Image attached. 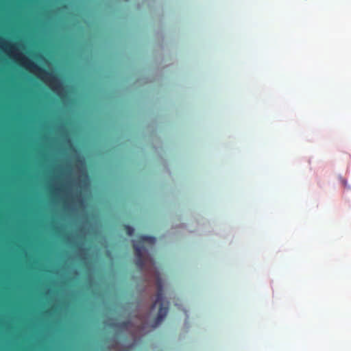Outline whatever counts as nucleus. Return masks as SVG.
<instances>
[{
  "mask_svg": "<svg viewBox=\"0 0 351 351\" xmlns=\"http://www.w3.org/2000/svg\"><path fill=\"white\" fill-rule=\"evenodd\" d=\"M168 306V302L165 300V298L164 296L161 280L158 278L157 279L156 298L151 306V311H153L157 306L158 307L157 316L153 326L154 327L158 326L165 318L169 310Z\"/></svg>",
  "mask_w": 351,
  "mask_h": 351,
  "instance_id": "1",
  "label": "nucleus"
},
{
  "mask_svg": "<svg viewBox=\"0 0 351 351\" xmlns=\"http://www.w3.org/2000/svg\"><path fill=\"white\" fill-rule=\"evenodd\" d=\"M155 242V237L142 235L139 237L138 242L134 243L133 247L136 257V265L140 269H143L145 265V248L141 243H148L151 245H154Z\"/></svg>",
  "mask_w": 351,
  "mask_h": 351,
  "instance_id": "2",
  "label": "nucleus"
},
{
  "mask_svg": "<svg viewBox=\"0 0 351 351\" xmlns=\"http://www.w3.org/2000/svg\"><path fill=\"white\" fill-rule=\"evenodd\" d=\"M25 65L27 66V68L30 70H32L34 71H38L40 74L49 76L51 84L52 86H54L58 82L57 77L54 75H53L51 73L47 72L45 69L39 66L35 62L28 59H25Z\"/></svg>",
  "mask_w": 351,
  "mask_h": 351,
  "instance_id": "3",
  "label": "nucleus"
},
{
  "mask_svg": "<svg viewBox=\"0 0 351 351\" xmlns=\"http://www.w3.org/2000/svg\"><path fill=\"white\" fill-rule=\"evenodd\" d=\"M125 230L126 234L129 236L133 235V234L134 232V229L129 225L125 226Z\"/></svg>",
  "mask_w": 351,
  "mask_h": 351,
  "instance_id": "4",
  "label": "nucleus"
},
{
  "mask_svg": "<svg viewBox=\"0 0 351 351\" xmlns=\"http://www.w3.org/2000/svg\"><path fill=\"white\" fill-rule=\"evenodd\" d=\"M130 324L131 322L130 321H125L119 323L118 326L122 329H126L130 326Z\"/></svg>",
  "mask_w": 351,
  "mask_h": 351,
  "instance_id": "5",
  "label": "nucleus"
},
{
  "mask_svg": "<svg viewBox=\"0 0 351 351\" xmlns=\"http://www.w3.org/2000/svg\"><path fill=\"white\" fill-rule=\"evenodd\" d=\"M154 269H156V267H154ZM154 275H155L156 285L157 286V279L158 278H160V279L161 280L162 285H163V282H162V278H161V277L160 276V274L156 270L154 271Z\"/></svg>",
  "mask_w": 351,
  "mask_h": 351,
  "instance_id": "6",
  "label": "nucleus"
},
{
  "mask_svg": "<svg viewBox=\"0 0 351 351\" xmlns=\"http://www.w3.org/2000/svg\"><path fill=\"white\" fill-rule=\"evenodd\" d=\"M341 181L342 184H343V186H346V184H347V182H346V180L345 179H343V178H342V179L341 180Z\"/></svg>",
  "mask_w": 351,
  "mask_h": 351,
  "instance_id": "7",
  "label": "nucleus"
}]
</instances>
